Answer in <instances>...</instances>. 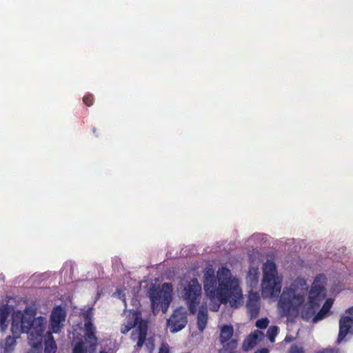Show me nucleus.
<instances>
[{
	"instance_id": "f257e3e1",
	"label": "nucleus",
	"mask_w": 353,
	"mask_h": 353,
	"mask_svg": "<svg viewBox=\"0 0 353 353\" xmlns=\"http://www.w3.org/2000/svg\"><path fill=\"white\" fill-rule=\"evenodd\" d=\"M203 288L210 297H216L223 304L229 303L232 307H239L243 303L242 290L239 281L232 276L230 269L219 268L216 276L214 270L207 267L203 271Z\"/></svg>"
},
{
	"instance_id": "f03ea898",
	"label": "nucleus",
	"mask_w": 353,
	"mask_h": 353,
	"mask_svg": "<svg viewBox=\"0 0 353 353\" xmlns=\"http://www.w3.org/2000/svg\"><path fill=\"white\" fill-rule=\"evenodd\" d=\"M46 319L43 316L35 317V312L32 310H25L20 314L19 321L16 318L12 323V331L14 333V327L20 332L28 334V343L31 349L26 353H41L43 332L45 330Z\"/></svg>"
},
{
	"instance_id": "7ed1b4c3",
	"label": "nucleus",
	"mask_w": 353,
	"mask_h": 353,
	"mask_svg": "<svg viewBox=\"0 0 353 353\" xmlns=\"http://www.w3.org/2000/svg\"><path fill=\"white\" fill-rule=\"evenodd\" d=\"M283 277L279 276L277 267L272 261H267L263 265L261 282L262 295L267 298L279 297L282 287Z\"/></svg>"
},
{
	"instance_id": "20e7f679",
	"label": "nucleus",
	"mask_w": 353,
	"mask_h": 353,
	"mask_svg": "<svg viewBox=\"0 0 353 353\" xmlns=\"http://www.w3.org/2000/svg\"><path fill=\"white\" fill-rule=\"evenodd\" d=\"M321 279H325V276L323 274L317 275L309 291L308 301L301 312L302 318L305 321H312L320 307L321 301L325 298V288L323 284L320 283Z\"/></svg>"
},
{
	"instance_id": "39448f33",
	"label": "nucleus",
	"mask_w": 353,
	"mask_h": 353,
	"mask_svg": "<svg viewBox=\"0 0 353 353\" xmlns=\"http://www.w3.org/2000/svg\"><path fill=\"white\" fill-rule=\"evenodd\" d=\"M152 310L154 314L160 311L165 313L172 301V286L171 283H164L161 287H153L150 290Z\"/></svg>"
},
{
	"instance_id": "423d86ee",
	"label": "nucleus",
	"mask_w": 353,
	"mask_h": 353,
	"mask_svg": "<svg viewBox=\"0 0 353 353\" xmlns=\"http://www.w3.org/2000/svg\"><path fill=\"white\" fill-rule=\"evenodd\" d=\"M181 294L185 301L190 313L196 314L201 302L202 289L196 278L184 281L181 284Z\"/></svg>"
},
{
	"instance_id": "0eeeda50",
	"label": "nucleus",
	"mask_w": 353,
	"mask_h": 353,
	"mask_svg": "<svg viewBox=\"0 0 353 353\" xmlns=\"http://www.w3.org/2000/svg\"><path fill=\"white\" fill-rule=\"evenodd\" d=\"M306 291L307 288L299 292L292 287L285 288L280 296L279 307L286 313L298 311L305 301Z\"/></svg>"
},
{
	"instance_id": "6e6552de",
	"label": "nucleus",
	"mask_w": 353,
	"mask_h": 353,
	"mask_svg": "<svg viewBox=\"0 0 353 353\" xmlns=\"http://www.w3.org/2000/svg\"><path fill=\"white\" fill-rule=\"evenodd\" d=\"M136 325L137 327L131 333V339L137 341L136 347L141 349L146 340L148 327L147 322L143 321L137 314H133L132 319L128 320L121 325V332L125 334Z\"/></svg>"
},
{
	"instance_id": "1a4fd4ad",
	"label": "nucleus",
	"mask_w": 353,
	"mask_h": 353,
	"mask_svg": "<svg viewBox=\"0 0 353 353\" xmlns=\"http://www.w3.org/2000/svg\"><path fill=\"white\" fill-rule=\"evenodd\" d=\"M84 339L87 344L89 353H95L98 344V338L96 336V327L92 322V309L88 310L84 314Z\"/></svg>"
},
{
	"instance_id": "9d476101",
	"label": "nucleus",
	"mask_w": 353,
	"mask_h": 353,
	"mask_svg": "<svg viewBox=\"0 0 353 353\" xmlns=\"http://www.w3.org/2000/svg\"><path fill=\"white\" fill-rule=\"evenodd\" d=\"M188 323L187 312L181 307L176 309L168 319L167 324L171 332H177L185 327Z\"/></svg>"
},
{
	"instance_id": "9b49d317",
	"label": "nucleus",
	"mask_w": 353,
	"mask_h": 353,
	"mask_svg": "<svg viewBox=\"0 0 353 353\" xmlns=\"http://www.w3.org/2000/svg\"><path fill=\"white\" fill-rule=\"evenodd\" d=\"M66 315L65 310L61 306L57 305L53 308L50 319L52 332L59 333L61 332L63 322L65 321Z\"/></svg>"
},
{
	"instance_id": "f8f14e48",
	"label": "nucleus",
	"mask_w": 353,
	"mask_h": 353,
	"mask_svg": "<svg viewBox=\"0 0 353 353\" xmlns=\"http://www.w3.org/2000/svg\"><path fill=\"white\" fill-rule=\"evenodd\" d=\"M248 312L251 319H256L260 312V296L258 292H251L246 303Z\"/></svg>"
},
{
	"instance_id": "ddd939ff",
	"label": "nucleus",
	"mask_w": 353,
	"mask_h": 353,
	"mask_svg": "<svg viewBox=\"0 0 353 353\" xmlns=\"http://www.w3.org/2000/svg\"><path fill=\"white\" fill-rule=\"evenodd\" d=\"M353 325V319L345 316H342L339 320V332L337 342L341 343L345 336L351 332Z\"/></svg>"
},
{
	"instance_id": "4468645a",
	"label": "nucleus",
	"mask_w": 353,
	"mask_h": 353,
	"mask_svg": "<svg viewBox=\"0 0 353 353\" xmlns=\"http://www.w3.org/2000/svg\"><path fill=\"white\" fill-rule=\"evenodd\" d=\"M43 341H44V353H56L57 345L51 332H47L46 335L43 334Z\"/></svg>"
},
{
	"instance_id": "2eb2a0df",
	"label": "nucleus",
	"mask_w": 353,
	"mask_h": 353,
	"mask_svg": "<svg viewBox=\"0 0 353 353\" xmlns=\"http://www.w3.org/2000/svg\"><path fill=\"white\" fill-rule=\"evenodd\" d=\"M208 321V308L206 306L202 305L199 307L197 314L196 325L199 330L203 332L206 327Z\"/></svg>"
},
{
	"instance_id": "dca6fc26",
	"label": "nucleus",
	"mask_w": 353,
	"mask_h": 353,
	"mask_svg": "<svg viewBox=\"0 0 353 353\" xmlns=\"http://www.w3.org/2000/svg\"><path fill=\"white\" fill-rule=\"evenodd\" d=\"M16 338L11 336H8L3 343L1 344L3 349L2 353H12L16 346Z\"/></svg>"
},
{
	"instance_id": "f3484780",
	"label": "nucleus",
	"mask_w": 353,
	"mask_h": 353,
	"mask_svg": "<svg viewBox=\"0 0 353 353\" xmlns=\"http://www.w3.org/2000/svg\"><path fill=\"white\" fill-rule=\"evenodd\" d=\"M234 334V329L232 325H223L221 329L220 333V342L221 343H225L230 339H232V337Z\"/></svg>"
},
{
	"instance_id": "a211bd4d",
	"label": "nucleus",
	"mask_w": 353,
	"mask_h": 353,
	"mask_svg": "<svg viewBox=\"0 0 353 353\" xmlns=\"http://www.w3.org/2000/svg\"><path fill=\"white\" fill-rule=\"evenodd\" d=\"M258 339V334L255 332L251 333L243 343V349L245 351H248L253 348L256 344Z\"/></svg>"
},
{
	"instance_id": "6ab92c4d",
	"label": "nucleus",
	"mask_w": 353,
	"mask_h": 353,
	"mask_svg": "<svg viewBox=\"0 0 353 353\" xmlns=\"http://www.w3.org/2000/svg\"><path fill=\"white\" fill-rule=\"evenodd\" d=\"M223 348L219 350V353H226L227 352H234V350L236 348L238 341L236 339H230L225 343H221Z\"/></svg>"
},
{
	"instance_id": "aec40b11",
	"label": "nucleus",
	"mask_w": 353,
	"mask_h": 353,
	"mask_svg": "<svg viewBox=\"0 0 353 353\" xmlns=\"http://www.w3.org/2000/svg\"><path fill=\"white\" fill-rule=\"evenodd\" d=\"M279 328L277 326H270L267 331V336L271 342H274L275 337L278 334Z\"/></svg>"
},
{
	"instance_id": "412c9836",
	"label": "nucleus",
	"mask_w": 353,
	"mask_h": 353,
	"mask_svg": "<svg viewBox=\"0 0 353 353\" xmlns=\"http://www.w3.org/2000/svg\"><path fill=\"white\" fill-rule=\"evenodd\" d=\"M88 350L84 345V343L81 341L76 343L74 345L72 353H87Z\"/></svg>"
},
{
	"instance_id": "4be33fe9",
	"label": "nucleus",
	"mask_w": 353,
	"mask_h": 353,
	"mask_svg": "<svg viewBox=\"0 0 353 353\" xmlns=\"http://www.w3.org/2000/svg\"><path fill=\"white\" fill-rule=\"evenodd\" d=\"M327 314V312L323 310V309H321L318 313H316L313 319H312V321L313 323H317L318 321L323 319L326 315Z\"/></svg>"
},
{
	"instance_id": "5701e85b",
	"label": "nucleus",
	"mask_w": 353,
	"mask_h": 353,
	"mask_svg": "<svg viewBox=\"0 0 353 353\" xmlns=\"http://www.w3.org/2000/svg\"><path fill=\"white\" fill-rule=\"evenodd\" d=\"M327 314V312L323 310V309H321L318 313H316L313 319H312V321L313 323H317L318 321L323 319L326 315Z\"/></svg>"
},
{
	"instance_id": "b1692460",
	"label": "nucleus",
	"mask_w": 353,
	"mask_h": 353,
	"mask_svg": "<svg viewBox=\"0 0 353 353\" xmlns=\"http://www.w3.org/2000/svg\"><path fill=\"white\" fill-rule=\"evenodd\" d=\"M269 322L268 318H261L256 321V326L259 329H265L268 326Z\"/></svg>"
},
{
	"instance_id": "393cba45",
	"label": "nucleus",
	"mask_w": 353,
	"mask_h": 353,
	"mask_svg": "<svg viewBox=\"0 0 353 353\" xmlns=\"http://www.w3.org/2000/svg\"><path fill=\"white\" fill-rule=\"evenodd\" d=\"M94 101V96L91 94H87L83 98V103L88 107H90L93 105Z\"/></svg>"
},
{
	"instance_id": "a878e982",
	"label": "nucleus",
	"mask_w": 353,
	"mask_h": 353,
	"mask_svg": "<svg viewBox=\"0 0 353 353\" xmlns=\"http://www.w3.org/2000/svg\"><path fill=\"white\" fill-rule=\"evenodd\" d=\"M332 305H333V300L331 299H327L325 301V302L324 303V304L323 305L321 309H323V310H325V312H327L328 313L330 310L331 309Z\"/></svg>"
},
{
	"instance_id": "bb28decb",
	"label": "nucleus",
	"mask_w": 353,
	"mask_h": 353,
	"mask_svg": "<svg viewBox=\"0 0 353 353\" xmlns=\"http://www.w3.org/2000/svg\"><path fill=\"white\" fill-rule=\"evenodd\" d=\"M290 353H304L302 347L294 345L290 348Z\"/></svg>"
},
{
	"instance_id": "cd10ccee",
	"label": "nucleus",
	"mask_w": 353,
	"mask_h": 353,
	"mask_svg": "<svg viewBox=\"0 0 353 353\" xmlns=\"http://www.w3.org/2000/svg\"><path fill=\"white\" fill-rule=\"evenodd\" d=\"M158 353H170L169 347L168 345H162L159 350Z\"/></svg>"
},
{
	"instance_id": "c85d7f7f",
	"label": "nucleus",
	"mask_w": 353,
	"mask_h": 353,
	"mask_svg": "<svg viewBox=\"0 0 353 353\" xmlns=\"http://www.w3.org/2000/svg\"><path fill=\"white\" fill-rule=\"evenodd\" d=\"M343 316H347L353 319V307H349L345 310V314Z\"/></svg>"
},
{
	"instance_id": "c756f323",
	"label": "nucleus",
	"mask_w": 353,
	"mask_h": 353,
	"mask_svg": "<svg viewBox=\"0 0 353 353\" xmlns=\"http://www.w3.org/2000/svg\"><path fill=\"white\" fill-rule=\"evenodd\" d=\"M321 353H338V351L334 348H325L321 351Z\"/></svg>"
},
{
	"instance_id": "7c9ffc66",
	"label": "nucleus",
	"mask_w": 353,
	"mask_h": 353,
	"mask_svg": "<svg viewBox=\"0 0 353 353\" xmlns=\"http://www.w3.org/2000/svg\"><path fill=\"white\" fill-rule=\"evenodd\" d=\"M254 353H269V352L267 348H262V349L258 350Z\"/></svg>"
},
{
	"instance_id": "2f4dec72",
	"label": "nucleus",
	"mask_w": 353,
	"mask_h": 353,
	"mask_svg": "<svg viewBox=\"0 0 353 353\" xmlns=\"http://www.w3.org/2000/svg\"><path fill=\"white\" fill-rule=\"evenodd\" d=\"M0 321H1V323H4V321H6V316H1V320H0Z\"/></svg>"
},
{
	"instance_id": "473e14b6",
	"label": "nucleus",
	"mask_w": 353,
	"mask_h": 353,
	"mask_svg": "<svg viewBox=\"0 0 353 353\" xmlns=\"http://www.w3.org/2000/svg\"><path fill=\"white\" fill-rule=\"evenodd\" d=\"M92 131H93V132L95 134V132H97L96 128H93Z\"/></svg>"
},
{
	"instance_id": "72a5a7b5",
	"label": "nucleus",
	"mask_w": 353,
	"mask_h": 353,
	"mask_svg": "<svg viewBox=\"0 0 353 353\" xmlns=\"http://www.w3.org/2000/svg\"><path fill=\"white\" fill-rule=\"evenodd\" d=\"M99 353H108V352H104V351H101Z\"/></svg>"
},
{
	"instance_id": "f704fd0d",
	"label": "nucleus",
	"mask_w": 353,
	"mask_h": 353,
	"mask_svg": "<svg viewBox=\"0 0 353 353\" xmlns=\"http://www.w3.org/2000/svg\"><path fill=\"white\" fill-rule=\"evenodd\" d=\"M229 353H239L238 352H229Z\"/></svg>"
}]
</instances>
